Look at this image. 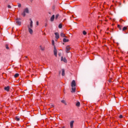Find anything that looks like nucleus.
<instances>
[{"instance_id":"ddd939ff","label":"nucleus","mask_w":128,"mask_h":128,"mask_svg":"<svg viewBox=\"0 0 128 128\" xmlns=\"http://www.w3.org/2000/svg\"><path fill=\"white\" fill-rule=\"evenodd\" d=\"M60 36L62 38H66V35L64 34L63 32H61L60 34Z\"/></svg>"},{"instance_id":"dca6fc26","label":"nucleus","mask_w":128,"mask_h":128,"mask_svg":"<svg viewBox=\"0 0 128 128\" xmlns=\"http://www.w3.org/2000/svg\"><path fill=\"white\" fill-rule=\"evenodd\" d=\"M58 16H60V14H57L55 16V19L58 20Z\"/></svg>"},{"instance_id":"4c0bfd02","label":"nucleus","mask_w":128,"mask_h":128,"mask_svg":"<svg viewBox=\"0 0 128 128\" xmlns=\"http://www.w3.org/2000/svg\"><path fill=\"white\" fill-rule=\"evenodd\" d=\"M25 58H28V56H25Z\"/></svg>"},{"instance_id":"72a5a7b5","label":"nucleus","mask_w":128,"mask_h":128,"mask_svg":"<svg viewBox=\"0 0 128 128\" xmlns=\"http://www.w3.org/2000/svg\"><path fill=\"white\" fill-rule=\"evenodd\" d=\"M58 56H62V54L61 53H59L58 54Z\"/></svg>"},{"instance_id":"423d86ee","label":"nucleus","mask_w":128,"mask_h":128,"mask_svg":"<svg viewBox=\"0 0 128 128\" xmlns=\"http://www.w3.org/2000/svg\"><path fill=\"white\" fill-rule=\"evenodd\" d=\"M69 50H70V46H68L66 48V52L68 54V52H68Z\"/></svg>"},{"instance_id":"cd10ccee","label":"nucleus","mask_w":128,"mask_h":128,"mask_svg":"<svg viewBox=\"0 0 128 128\" xmlns=\"http://www.w3.org/2000/svg\"><path fill=\"white\" fill-rule=\"evenodd\" d=\"M52 46H54V40H52Z\"/></svg>"},{"instance_id":"6e6552de","label":"nucleus","mask_w":128,"mask_h":128,"mask_svg":"<svg viewBox=\"0 0 128 128\" xmlns=\"http://www.w3.org/2000/svg\"><path fill=\"white\" fill-rule=\"evenodd\" d=\"M30 25H28V26H30V28H32L33 25H32V19H30Z\"/></svg>"},{"instance_id":"0eeeda50","label":"nucleus","mask_w":128,"mask_h":128,"mask_svg":"<svg viewBox=\"0 0 128 128\" xmlns=\"http://www.w3.org/2000/svg\"><path fill=\"white\" fill-rule=\"evenodd\" d=\"M54 34L56 36V40L60 38V34H58V32H55Z\"/></svg>"},{"instance_id":"aec40b11","label":"nucleus","mask_w":128,"mask_h":128,"mask_svg":"<svg viewBox=\"0 0 128 128\" xmlns=\"http://www.w3.org/2000/svg\"><path fill=\"white\" fill-rule=\"evenodd\" d=\"M128 30V28L127 27H124L122 28V31L124 32V30Z\"/></svg>"},{"instance_id":"4468645a","label":"nucleus","mask_w":128,"mask_h":128,"mask_svg":"<svg viewBox=\"0 0 128 128\" xmlns=\"http://www.w3.org/2000/svg\"><path fill=\"white\" fill-rule=\"evenodd\" d=\"M63 42H68L69 40H68V39H66V38H64L63 39Z\"/></svg>"},{"instance_id":"2f4dec72","label":"nucleus","mask_w":128,"mask_h":128,"mask_svg":"<svg viewBox=\"0 0 128 128\" xmlns=\"http://www.w3.org/2000/svg\"><path fill=\"white\" fill-rule=\"evenodd\" d=\"M6 50H9L10 48H8V46H6Z\"/></svg>"},{"instance_id":"473e14b6","label":"nucleus","mask_w":128,"mask_h":128,"mask_svg":"<svg viewBox=\"0 0 128 128\" xmlns=\"http://www.w3.org/2000/svg\"><path fill=\"white\" fill-rule=\"evenodd\" d=\"M36 26H38V21L36 22Z\"/></svg>"},{"instance_id":"412c9836","label":"nucleus","mask_w":128,"mask_h":128,"mask_svg":"<svg viewBox=\"0 0 128 128\" xmlns=\"http://www.w3.org/2000/svg\"><path fill=\"white\" fill-rule=\"evenodd\" d=\"M118 28H119L120 30H122V26L120 24L118 25Z\"/></svg>"},{"instance_id":"9b49d317","label":"nucleus","mask_w":128,"mask_h":128,"mask_svg":"<svg viewBox=\"0 0 128 128\" xmlns=\"http://www.w3.org/2000/svg\"><path fill=\"white\" fill-rule=\"evenodd\" d=\"M74 121H72L70 122V126L71 128H74Z\"/></svg>"},{"instance_id":"1a4fd4ad","label":"nucleus","mask_w":128,"mask_h":128,"mask_svg":"<svg viewBox=\"0 0 128 128\" xmlns=\"http://www.w3.org/2000/svg\"><path fill=\"white\" fill-rule=\"evenodd\" d=\"M61 60L63 62H66L67 60H66V58H63L62 56L61 58Z\"/></svg>"},{"instance_id":"5701e85b","label":"nucleus","mask_w":128,"mask_h":128,"mask_svg":"<svg viewBox=\"0 0 128 128\" xmlns=\"http://www.w3.org/2000/svg\"><path fill=\"white\" fill-rule=\"evenodd\" d=\"M16 120H17V122H20V118L18 117H16Z\"/></svg>"},{"instance_id":"b1692460","label":"nucleus","mask_w":128,"mask_h":128,"mask_svg":"<svg viewBox=\"0 0 128 128\" xmlns=\"http://www.w3.org/2000/svg\"><path fill=\"white\" fill-rule=\"evenodd\" d=\"M82 34L84 36H86V30L83 31Z\"/></svg>"},{"instance_id":"7ed1b4c3","label":"nucleus","mask_w":128,"mask_h":128,"mask_svg":"<svg viewBox=\"0 0 128 128\" xmlns=\"http://www.w3.org/2000/svg\"><path fill=\"white\" fill-rule=\"evenodd\" d=\"M28 30L30 34H32V33L34 32V31L32 30V27H30V26H28Z\"/></svg>"},{"instance_id":"9d476101","label":"nucleus","mask_w":128,"mask_h":128,"mask_svg":"<svg viewBox=\"0 0 128 128\" xmlns=\"http://www.w3.org/2000/svg\"><path fill=\"white\" fill-rule=\"evenodd\" d=\"M54 14H53L50 18V22H54Z\"/></svg>"},{"instance_id":"f03ea898","label":"nucleus","mask_w":128,"mask_h":128,"mask_svg":"<svg viewBox=\"0 0 128 128\" xmlns=\"http://www.w3.org/2000/svg\"><path fill=\"white\" fill-rule=\"evenodd\" d=\"M26 14H30V10L28 8L24 9L23 12L22 14V15L24 18V16H26Z\"/></svg>"},{"instance_id":"bb28decb","label":"nucleus","mask_w":128,"mask_h":128,"mask_svg":"<svg viewBox=\"0 0 128 128\" xmlns=\"http://www.w3.org/2000/svg\"><path fill=\"white\" fill-rule=\"evenodd\" d=\"M56 8V6H52V10H54Z\"/></svg>"},{"instance_id":"f3484780","label":"nucleus","mask_w":128,"mask_h":128,"mask_svg":"<svg viewBox=\"0 0 128 128\" xmlns=\"http://www.w3.org/2000/svg\"><path fill=\"white\" fill-rule=\"evenodd\" d=\"M40 48L41 50H44V47H42V46H40Z\"/></svg>"},{"instance_id":"ea45409f","label":"nucleus","mask_w":128,"mask_h":128,"mask_svg":"<svg viewBox=\"0 0 128 128\" xmlns=\"http://www.w3.org/2000/svg\"><path fill=\"white\" fill-rule=\"evenodd\" d=\"M70 54L72 55V53H70Z\"/></svg>"},{"instance_id":"393cba45","label":"nucleus","mask_w":128,"mask_h":128,"mask_svg":"<svg viewBox=\"0 0 128 128\" xmlns=\"http://www.w3.org/2000/svg\"><path fill=\"white\" fill-rule=\"evenodd\" d=\"M18 8H21L22 7V4L20 3H18Z\"/></svg>"},{"instance_id":"c756f323","label":"nucleus","mask_w":128,"mask_h":128,"mask_svg":"<svg viewBox=\"0 0 128 128\" xmlns=\"http://www.w3.org/2000/svg\"><path fill=\"white\" fill-rule=\"evenodd\" d=\"M120 118H122V115H120L119 116Z\"/></svg>"},{"instance_id":"2eb2a0df","label":"nucleus","mask_w":128,"mask_h":128,"mask_svg":"<svg viewBox=\"0 0 128 128\" xmlns=\"http://www.w3.org/2000/svg\"><path fill=\"white\" fill-rule=\"evenodd\" d=\"M62 76H64V69H62Z\"/></svg>"},{"instance_id":"6ab92c4d","label":"nucleus","mask_w":128,"mask_h":128,"mask_svg":"<svg viewBox=\"0 0 128 128\" xmlns=\"http://www.w3.org/2000/svg\"><path fill=\"white\" fill-rule=\"evenodd\" d=\"M80 106V103L78 102L76 104V106Z\"/></svg>"},{"instance_id":"7c9ffc66","label":"nucleus","mask_w":128,"mask_h":128,"mask_svg":"<svg viewBox=\"0 0 128 128\" xmlns=\"http://www.w3.org/2000/svg\"><path fill=\"white\" fill-rule=\"evenodd\" d=\"M50 106H51V108H54V104H51V105H50Z\"/></svg>"},{"instance_id":"e433bc0d","label":"nucleus","mask_w":128,"mask_h":128,"mask_svg":"<svg viewBox=\"0 0 128 128\" xmlns=\"http://www.w3.org/2000/svg\"><path fill=\"white\" fill-rule=\"evenodd\" d=\"M30 0L31 2H32V1H33L34 0Z\"/></svg>"},{"instance_id":"4be33fe9","label":"nucleus","mask_w":128,"mask_h":128,"mask_svg":"<svg viewBox=\"0 0 128 128\" xmlns=\"http://www.w3.org/2000/svg\"><path fill=\"white\" fill-rule=\"evenodd\" d=\"M59 28H62V25L60 24L58 25Z\"/></svg>"},{"instance_id":"a878e982","label":"nucleus","mask_w":128,"mask_h":128,"mask_svg":"<svg viewBox=\"0 0 128 128\" xmlns=\"http://www.w3.org/2000/svg\"><path fill=\"white\" fill-rule=\"evenodd\" d=\"M61 102H62V104H66V101L64 100H62L61 101Z\"/></svg>"},{"instance_id":"f8f14e48","label":"nucleus","mask_w":128,"mask_h":128,"mask_svg":"<svg viewBox=\"0 0 128 128\" xmlns=\"http://www.w3.org/2000/svg\"><path fill=\"white\" fill-rule=\"evenodd\" d=\"M4 90H6V92H8L10 90V87L8 86L4 87Z\"/></svg>"},{"instance_id":"a211bd4d","label":"nucleus","mask_w":128,"mask_h":128,"mask_svg":"<svg viewBox=\"0 0 128 128\" xmlns=\"http://www.w3.org/2000/svg\"><path fill=\"white\" fill-rule=\"evenodd\" d=\"M18 76H20V74L16 73L14 75V78H18Z\"/></svg>"},{"instance_id":"c9c22d12","label":"nucleus","mask_w":128,"mask_h":128,"mask_svg":"<svg viewBox=\"0 0 128 128\" xmlns=\"http://www.w3.org/2000/svg\"><path fill=\"white\" fill-rule=\"evenodd\" d=\"M48 26V24H46L45 26Z\"/></svg>"},{"instance_id":"f704fd0d","label":"nucleus","mask_w":128,"mask_h":128,"mask_svg":"<svg viewBox=\"0 0 128 128\" xmlns=\"http://www.w3.org/2000/svg\"><path fill=\"white\" fill-rule=\"evenodd\" d=\"M61 72H61V71H60V72H59V74H60Z\"/></svg>"},{"instance_id":"39448f33","label":"nucleus","mask_w":128,"mask_h":128,"mask_svg":"<svg viewBox=\"0 0 128 128\" xmlns=\"http://www.w3.org/2000/svg\"><path fill=\"white\" fill-rule=\"evenodd\" d=\"M54 54L55 56H58V50H56V46H54Z\"/></svg>"},{"instance_id":"58836bf2","label":"nucleus","mask_w":128,"mask_h":128,"mask_svg":"<svg viewBox=\"0 0 128 128\" xmlns=\"http://www.w3.org/2000/svg\"><path fill=\"white\" fill-rule=\"evenodd\" d=\"M65 128L64 126L62 127V128Z\"/></svg>"},{"instance_id":"f257e3e1","label":"nucleus","mask_w":128,"mask_h":128,"mask_svg":"<svg viewBox=\"0 0 128 128\" xmlns=\"http://www.w3.org/2000/svg\"><path fill=\"white\" fill-rule=\"evenodd\" d=\"M76 80H73L71 83L72 90L71 91V92H76Z\"/></svg>"},{"instance_id":"20e7f679","label":"nucleus","mask_w":128,"mask_h":128,"mask_svg":"<svg viewBox=\"0 0 128 128\" xmlns=\"http://www.w3.org/2000/svg\"><path fill=\"white\" fill-rule=\"evenodd\" d=\"M16 24L18 25V26H20V24H22V22H20V18H17L16 20Z\"/></svg>"},{"instance_id":"c85d7f7f","label":"nucleus","mask_w":128,"mask_h":128,"mask_svg":"<svg viewBox=\"0 0 128 128\" xmlns=\"http://www.w3.org/2000/svg\"><path fill=\"white\" fill-rule=\"evenodd\" d=\"M8 8H12V6H10V5H8Z\"/></svg>"}]
</instances>
